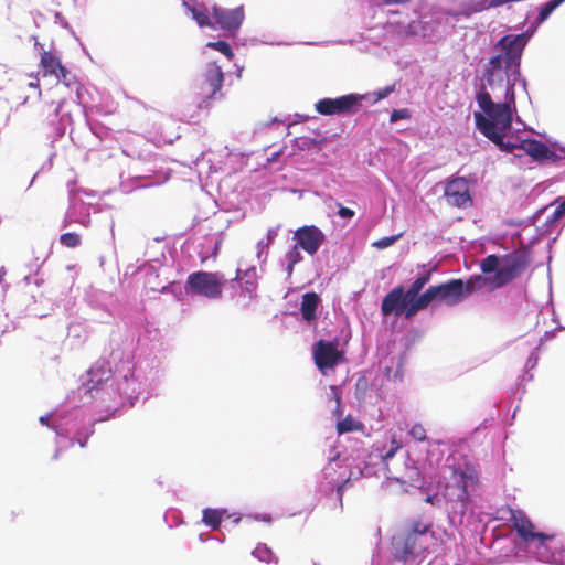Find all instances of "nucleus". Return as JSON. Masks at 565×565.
<instances>
[{
  "instance_id": "f257e3e1",
  "label": "nucleus",
  "mask_w": 565,
  "mask_h": 565,
  "mask_svg": "<svg viewBox=\"0 0 565 565\" xmlns=\"http://www.w3.org/2000/svg\"><path fill=\"white\" fill-rule=\"evenodd\" d=\"M519 79L481 72L473 79L475 99L482 113H475V121L479 131L499 147L500 150L513 153L520 150V140H505V131L516 111L515 85Z\"/></svg>"
},
{
  "instance_id": "f03ea898",
  "label": "nucleus",
  "mask_w": 565,
  "mask_h": 565,
  "mask_svg": "<svg viewBox=\"0 0 565 565\" xmlns=\"http://www.w3.org/2000/svg\"><path fill=\"white\" fill-rule=\"evenodd\" d=\"M565 0H548L539 10L537 17L529 24V28L519 34H507L493 44L495 52L482 66V71L519 79L524 93L527 92V81L521 73V60L523 52L537 31L539 26L545 22L550 15Z\"/></svg>"
},
{
  "instance_id": "7ed1b4c3",
  "label": "nucleus",
  "mask_w": 565,
  "mask_h": 565,
  "mask_svg": "<svg viewBox=\"0 0 565 565\" xmlns=\"http://www.w3.org/2000/svg\"><path fill=\"white\" fill-rule=\"evenodd\" d=\"M480 286L478 285V287ZM424 285H412L407 291H404L402 286L394 288L382 301V313L384 316L394 313L409 319L425 309L435 298H439L448 305L457 303L472 294L477 285H435L419 295Z\"/></svg>"
},
{
  "instance_id": "20e7f679",
  "label": "nucleus",
  "mask_w": 565,
  "mask_h": 565,
  "mask_svg": "<svg viewBox=\"0 0 565 565\" xmlns=\"http://www.w3.org/2000/svg\"><path fill=\"white\" fill-rule=\"evenodd\" d=\"M434 541L431 524L413 520L392 537V554L398 561L408 562L428 552Z\"/></svg>"
},
{
  "instance_id": "39448f33",
  "label": "nucleus",
  "mask_w": 565,
  "mask_h": 565,
  "mask_svg": "<svg viewBox=\"0 0 565 565\" xmlns=\"http://www.w3.org/2000/svg\"><path fill=\"white\" fill-rule=\"evenodd\" d=\"M449 476L446 477L444 497L447 501L456 503L460 512L465 513L470 503V490L479 483V475L476 467L467 461L448 467Z\"/></svg>"
},
{
  "instance_id": "423d86ee",
  "label": "nucleus",
  "mask_w": 565,
  "mask_h": 565,
  "mask_svg": "<svg viewBox=\"0 0 565 565\" xmlns=\"http://www.w3.org/2000/svg\"><path fill=\"white\" fill-rule=\"evenodd\" d=\"M526 250H513L507 254H490L480 263V268L486 275H493L492 282H510L519 278L529 266Z\"/></svg>"
},
{
  "instance_id": "0eeeda50",
  "label": "nucleus",
  "mask_w": 565,
  "mask_h": 565,
  "mask_svg": "<svg viewBox=\"0 0 565 565\" xmlns=\"http://www.w3.org/2000/svg\"><path fill=\"white\" fill-rule=\"evenodd\" d=\"M185 1L188 2V6L185 3H183V6L186 8V11L191 13L192 19L195 20L201 28L212 26V15L223 31L235 34L244 21L245 14L243 6L234 9H225L214 4L211 8L212 11L210 12L209 8L202 4H190L191 0ZM182 2L184 1L182 0Z\"/></svg>"
},
{
  "instance_id": "6e6552de",
  "label": "nucleus",
  "mask_w": 565,
  "mask_h": 565,
  "mask_svg": "<svg viewBox=\"0 0 565 565\" xmlns=\"http://www.w3.org/2000/svg\"><path fill=\"white\" fill-rule=\"evenodd\" d=\"M365 97L366 96H361V94L354 93L337 98L327 97L319 99L315 107L316 110L323 116L348 115L358 111Z\"/></svg>"
},
{
  "instance_id": "1a4fd4ad",
  "label": "nucleus",
  "mask_w": 565,
  "mask_h": 565,
  "mask_svg": "<svg viewBox=\"0 0 565 565\" xmlns=\"http://www.w3.org/2000/svg\"><path fill=\"white\" fill-rule=\"evenodd\" d=\"M312 354L320 371L333 370L344 359V352L338 349L337 341L319 340L312 348Z\"/></svg>"
},
{
  "instance_id": "9d476101",
  "label": "nucleus",
  "mask_w": 565,
  "mask_h": 565,
  "mask_svg": "<svg viewBox=\"0 0 565 565\" xmlns=\"http://www.w3.org/2000/svg\"><path fill=\"white\" fill-rule=\"evenodd\" d=\"M444 196L447 203L455 207L467 209L472 205L468 181L461 177L446 183Z\"/></svg>"
},
{
  "instance_id": "9b49d317",
  "label": "nucleus",
  "mask_w": 565,
  "mask_h": 565,
  "mask_svg": "<svg viewBox=\"0 0 565 565\" xmlns=\"http://www.w3.org/2000/svg\"><path fill=\"white\" fill-rule=\"evenodd\" d=\"M510 521L518 535L525 543H532L536 539H547L546 533L537 532L535 525L522 510L509 509Z\"/></svg>"
},
{
  "instance_id": "f8f14e48",
  "label": "nucleus",
  "mask_w": 565,
  "mask_h": 565,
  "mask_svg": "<svg viewBox=\"0 0 565 565\" xmlns=\"http://www.w3.org/2000/svg\"><path fill=\"white\" fill-rule=\"evenodd\" d=\"M324 238L322 231L315 225L302 226L294 234L296 245L309 255H315L319 250Z\"/></svg>"
},
{
  "instance_id": "ddd939ff",
  "label": "nucleus",
  "mask_w": 565,
  "mask_h": 565,
  "mask_svg": "<svg viewBox=\"0 0 565 565\" xmlns=\"http://www.w3.org/2000/svg\"><path fill=\"white\" fill-rule=\"evenodd\" d=\"M224 81L222 67L216 63L207 64L201 79V92L203 98H216Z\"/></svg>"
},
{
  "instance_id": "4468645a",
  "label": "nucleus",
  "mask_w": 565,
  "mask_h": 565,
  "mask_svg": "<svg viewBox=\"0 0 565 565\" xmlns=\"http://www.w3.org/2000/svg\"><path fill=\"white\" fill-rule=\"evenodd\" d=\"M520 150L529 154L533 161H555L556 153L551 150L544 142L536 139H522L520 140Z\"/></svg>"
},
{
  "instance_id": "2eb2a0df",
  "label": "nucleus",
  "mask_w": 565,
  "mask_h": 565,
  "mask_svg": "<svg viewBox=\"0 0 565 565\" xmlns=\"http://www.w3.org/2000/svg\"><path fill=\"white\" fill-rule=\"evenodd\" d=\"M162 269L163 268L161 266H158L157 264L146 262L137 269H135L132 266L127 267L124 273V278L135 279L136 282H152L153 280L160 277L159 270Z\"/></svg>"
},
{
  "instance_id": "dca6fc26",
  "label": "nucleus",
  "mask_w": 565,
  "mask_h": 565,
  "mask_svg": "<svg viewBox=\"0 0 565 565\" xmlns=\"http://www.w3.org/2000/svg\"><path fill=\"white\" fill-rule=\"evenodd\" d=\"M66 224L79 223L88 226L90 223L88 206L83 203L76 195L71 196V204L65 216Z\"/></svg>"
},
{
  "instance_id": "f3484780",
  "label": "nucleus",
  "mask_w": 565,
  "mask_h": 565,
  "mask_svg": "<svg viewBox=\"0 0 565 565\" xmlns=\"http://www.w3.org/2000/svg\"><path fill=\"white\" fill-rule=\"evenodd\" d=\"M221 292V285H185V294L190 297L217 298Z\"/></svg>"
},
{
  "instance_id": "a211bd4d",
  "label": "nucleus",
  "mask_w": 565,
  "mask_h": 565,
  "mask_svg": "<svg viewBox=\"0 0 565 565\" xmlns=\"http://www.w3.org/2000/svg\"><path fill=\"white\" fill-rule=\"evenodd\" d=\"M320 302V298L315 292H307L302 296L301 301V315L306 321H312L317 318V307Z\"/></svg>"
},
{
  "instance_id": "6ab92c4d",
  "label": "nucleus",
  "mask_w": 565,
  "mask_h": 565,
  "mask_svg": "<svg viewBox=\"0 0 565 565\" xmlns=\"http://www.w3.org/2000/svg\"><path fill=\"white\" fill-rule=\"evenodd\" d=\"M547 539L541 540L536 539V557L541 562L551 563L555 561V555L552 551L551 543L555 541V535L546 534Z\"/></svg>"
},
{
  "instance_id": "aec40b11",
  "label": "nucleus",
  "mask_w": 565,
  "mask_h": 565,
  "mask_svg": "<svg viewBox=\"0 0 565 565\" xmlns=\"http://www.w3.org/2000/svg\"><path fill=\"white\" fill-rule=\"evenodd\" d=\"M41 67L44 75H53L54 77L58 72H63L61 60L55 54L46 51L41 54Z\"/></svg>"
},
{
  "instance_id": "412c9836",
  "label": "nucleus",
  "mask_w": 565,
  "mask_h": 565,
  "mask_svg": "<svg viewBox=\"0 0 565 565\" xmlns=\"http://www.w3.org/2000/svg\"><path fill=\"white\" fill-rule=\"evenodd\" d=\"M258 278L256 266H248L243 263L236 269V277L228 282H252Z\"/></svg>"
},
{
  "instance_id": "4be33fe9",
  "label": "nucleus",
  "mask_w": 565,
  "mask_h": 565,
  "mask_svg": "<svg viewBox=\"0 0 565 565\" xmlns=\"http://www.w3.org/2000/svg\"><path fill=\"white\" fill-rule=\"evenodd\" d=\"M302 260V255L297 245H295L291 249H289L282 262L281 265L284 267V270L287 273V276L290 277L294 267L296 264L300 263Z\"/></svg>"
},
{
  "instance_id": "5701e85b",
  "label": "nucleus",
  "mask_w": 565,
  "mask_h": 565,
  "mask_svg": "<svg viewBox=\"0 0 565 565\" xmlns=\"http://www.w3.org/2000/svg\"><path fill=\"white\" fill-rule=\"evenodd\" d=\"M224 512L217 509H205L203 511L202 521L205 525L211 526L213 530L220 527L223 520Z\"/></svg>"
},
{
  "instance_id": "b1692460",
  "label": "nucleus",
  "mask_w": 565,
  "mask_h": 565,
  "mask_svg": "<svg viewBox=\"0 0 565 565\" xmlns=\"http://www.w3.org/2000/svg\"><path fill=\"white\" fill-rule=\"evenodd\" d=\"M206 242L209 244V248L211 247V253L209 250H200L202 262H205L210 256L215 257L217 255L222 245V237L218 234H214L206 238Z\"/></svg>"
},
{
  "instance_id": "393cba45",
  "label": "nucleus",
  "mask_w": 565,
  "mask_h": 565,
  "mask_svg": "<svg viewBox=\"0 0 565 565\" xmlns=\"http://www.w3.org/2000/svg\"><path fill=\"white\" fill-rule=\"evenodd\" d=\"M394 90H395V85H388V86H385V87H383L379 90L372 92V93L361 94V96H366L364 98V100H366L371 104H375L379 100L386 98Z\"/></svg>"
},
{
  "instance_id": "a878e982",
  "label": "nucleus",
  "mask_w": 565,
  "mask_h": 565,
  "mask_svg": "<svg viewBox=\"0 0 565 565\" xmlns=\"http://www.w3.org/2000/svg\"><path fill=\"white\" fill-rule=\"evenodd\" d=\"M363 425L355 420L352 416H347L342 420H340L337 425V430L339 434H344L349 431H355L362 429Z\"/></svg>"
},
{
  "instance_id": "bb28decb",
  "label": "nucleus",
  "mask_w": 565,
  "mask_h": 565,
  "mask_svg": "<svg viewBox=\"0 0 565 565\" xmlns=\"http://www.w3.org/2000/svg\"><path fill=\"white\" fill-rule=\"evenodd\" d=\"M186 282H220L217 274L206 271H195L189 275Z\"/></svg>"
},
{
  "instance_id": "cd10ccee",
  "label": "nucleus",
  "mask_w": 565,
  "mask_h": 565,
  "mask_svg": "<svg viewBox=\"0 0 565 565\" xmlns=\"http://www.w3.org/2000/svg\"><path fill=\"white\" fill-rule=\"evenodd\" d=\"M565 215V199L559 201L554 211L546 216L544 225L546 227L553 226Z\"/></svg>"
},
{
  "instance_id": "c85d7f7f",
  "label": "nucleus",
  "mask_w": 565,
  "mask_h": 565,
  "mask_svg": "<svg viewBox=\"0 0 565 565\" xmlns=\"http://www.w3.org/2000/svg\"><path fill=\"white\" fill-rule=\"evenodd\" d=\"M55 78L57 79V82H61L63 83V85L65 87H75L76 90L78 92V85H77V82L75 81V76L68 71L66 70L64 66H63V72H58L57 75L55 76Z\"/></svg>"
},
{
  "instance_id": "c756f323",
  "label": "nucleus",
  "mask_w": 565,
  "mask_h": 565,
  "mask_svg": "<svg viewBox=\"0 0 565 565\" xmlns=\"http://www.w3.org/2000/svg\"><path fill=\"white\" fill-rule=\"evenodd\" d=\"M206 47L214 49V50L221 52L228 60H232L234 56V53H233L230 44L225 41L209 42L206 44Z\"/></svg>"
},
{
  "instance_id": "7c9ffc66",
  "label": "nucleus",
  "mask_w": 565,
  "mask_h": 565,
  "mask_svg": "<svg viewBox=\"0 0 565 565\" xmlns=\"http://www.w3.org/2000/svg\"><path fill=\"white\" fill-rule=\"evenodd\" d=\"M427 22L425 21H411L407 25V33L412 35H422L427 36L428 32L424 24Z\"/></svg>"
},
{
  "instance_id": "2f4dec72",
  "label": "nucleus",
  "mask_w": 565,
  "mask_h": 565,
  "mask_svg": "<svg viewBox=\"0 0 565 565\" xmlns=\"http://www.w3.org/2000/svg\"><path fill=\"white\" fill-rule=\"evenodd\" d=\"M402 233L392 235V236H385L377 241H375L372 245L376 247L377 249H385L390 246H392L395 242H397L402 237Z\"/></svg>"
},
{
  "instance_id": "473e14b6",
  "label": "nucleus",
  "mask_w": 565,
  "mask_h": 565,
  "mask_svg": "<svg viewBox=\"0 0 565 565\" xmlns=\"http://www.w3.org/2000/svg\"><path fill=\"white\" fill-rule=\"evenodd\" d=\"M408 434L416 441L422 443L427 439L426 429L422 424L413 425Z\"/></svg>"
},
{
  "instance_id": "72a5a7b5",
  "label": "nucleus",
  "mask_w": 565,
  "mask_h": 565,
  "mask_svg": "<svg viewBox=\"0 0 565 565\" xmlns=\"http://www.w3.org/2000/svg\"><path fill=\"white\" fill-rule=\"evenodd\" d=\"M61 243L67 247H76L79 244V236L75 233L62 234Z\"/></svg>"
},
{
  "instance_id": "f704fd0d",
  "label": "nucleus",
  "mask_w": 565,
  "mask_h": 565,
  "mask_svg": "<svg viewBox=\"0 0 565 565\" xmlns=\"http://www.w3.org/2000/svg\"><path fill=\"white\" fill-rule=\"evenodd\" d=\"M313 145H316V141L309 137H299L295 139V147L298 150H309Z\"/></svg>"
},
{
  "instance_id": "c9c22d12",
  "label": "nucleus",
  "mask_w": 565,
  "mask_h": 565,
  "mask_svg": "<svg viewBox=\"0 0 565 565\" xmlns=\"http://www.w3.org/2000/svg\"><path fill=\"white\" fill-rule=\"evenodd\" d=\"M409 111L408 109H394L392 113H391V116H390V122L391 124H395L397 122L398 120L401 119H406V118H409Z\"/></svg>"
},
{
  "instance_id": "e433bc0d",
  "label": "nucleus",
  "mask_w": 565,
  "mask_h": 565,
  "mask_svg": "<svg viewBox=\"0 0 565 565\" xmlns=\"http://www.w3.org/2000/svg\"><path fill=\"white\" fill-rule=\"evenodd\" d=\"M270 245H267V242L265 241H259L256 245V249H257V258L258 259H262V258H266L267 257V254H268V248H269Z\"/></svg>"
},
{
  "instance_id": "4c0bfd02",
  "label": "nucleus",
  "mask_w": 565,
  "mask_h": 565,
  "mask_svg": "<svg viewBox=\"0 0 565 565\" xmlns=\"http://www.w3.org/2000/svg\"><path fill=\"white\" fill-rule=\"evenodd\" d=\"M279 230H280V224H278V225H276L274 227L268 228L267 235H266L267 245H271L274 243V241L278 236Z\"/></svg>"
},
{
  "instance_id": "58836bf2",
  "label": "nucleus",
  "mask_w": 565,
  "mask_h": 565,
  "mask_svg": "<svg viewBox=\"0 0 565 565\" xmlns=\"http://www.w3.org/2000/svg\"><path fill=\"white\" fill-rule=\"evenodd\" d=\"M338 205H339L338 215L341 218L351 220L355 215L353 210L342 206L341 204H338Z\"/></svg>"
},
{
  "instance_id": "ea45409f",
  "label": "nucleus",
  "mask_w": 565,
  "mask_h": 565,
  "mask_svg": "<svg viewBox=\"0 0 565 565\" xmlns=\"http://www.w3.org/2000/svg\"><path fill=\"white\" fill-rule=\"evenodd\" d=\"M445 282L459 284V282H465V281L461 278H451V279L446 280ZM466 282H487V281L484 279H482L481 276H475V277H470Z\"/></svg>"
},
{
  "instance_id": "a19ab883",
  "label": "nucleus",
  "mask_w": 565,
  "mask_h": 565,
  "mask_svg": "<svg viewBox=\"0 0 565 565\" xmlns=\"http://www.w3.org/2000/svg\"><path fill=\"white\" fill-rule=\"evenodd\" d=\"M54 22L56 24H60L62 28H65V29L70 28V24H68L67 20L65 19V17L61 12H55L54 13Z\"/></svg>"
},
{
  "instance_id": "79ce46f5",
  "label": "nucleus",
  "mask_w": 565,
  "mask_h": 565,
  "mask_svg": "<svg viewBox=\"0 0 565 565\" xmlns=\"http://www.w3.org/2000/svg\"><path fill=\"white\" fill-rule=\"evenodd\" d=\"M399 448L401 444H396V446L391 447V449L383 456V460L386 461L392 458Z\"/></svg>"
},
{
  "instance_id": "37998d69",
  "label": "nucleus",
  "mask_w": 565,
  "mask_h": 565,
  "mask_svg": "<svg viewBox=\"0 0 565 565\" xmlns=\"http://www.w3.org/2000/svg\"><path fill=\"white\" fill-rule=\"evenodd\" d=\"M384 4H405L412 0H381Z\"/></svg>"
},
{
  "instance_id": "c03bdc74",
  "label": "nucleus",
  "mask_w": 565,
  "mask_h": 565,
  "mask_svg": "<svg viewBox=\"0 0 565 565\" xmlns=\"http://www.w3.org/2000/svg\"><path fill=\"white\" fill-rule=\"evenodd\" d=\"M254 553H255L258 557H260L262 559H264L263 554H265V553H269V551H267V548H266V547H260V546H258V547H256V550H255V552H254Z\"/></svg>"
},
{
  "instance_id": "a18cd8bd",
  "label": "nucleus",
  "mask_w": 565,
  "mask_h": 565,
  "mask_svg": "<svg viewBox=\"0 0 565 565\" xmlns=\"http://www.w3.org/2000/svg\"><path fill=\"white\" fill-rule=\"evenodd\" d=\"M33 40H34V46L35 49L40 52V54H42L44 50L43 45L38 41V38L36 36H32Z\"/></svg>"
},
{
  "instance_id": "49530a36",
  "label": "nucleus",
  "mask_w": 565,
  "mask_h": 565,
  "mask_svg": "<svg viewBox=\"0 0 565 565\" xmlns=\"http://www.w3.org/2000/svg\"><path fill=\"white\" fill-rule=\"evenodd\" d=\"M428 280H429V276L425 275V276L417 277L413 282L422 284V282H428Z\"/></svg>"
},
{
  "instance_id": "de8ad7c7",
  "label": "nucleus",
  "mask_w": 565,
  "mask_h": 565,
  "mask_svg": "<svg viewBox=\"0 0 565 565\" xmlns=\"http://www.w3.org/2000/svg\"><path fill=\"white\" fill-rule=\"evenodd\" d=\"M79 447L84 448L87 445V437L84 439H77Z\"/></svg>"
},
{
  "instance_id": "09e8293b",
  "label": "nucleus",
  "mask_w": 565,
  "mask_h": 565,
  "mask_svg": "<svg viewBox=\"0 0 565 565\" xmlns=\"http://www.w3.org/2000/svg\"><path fill=\"white\" fill-rule=\"evenodd\" d=\"M393 479H395L397 482L399 483H407L408 481L402 477H392Z\"/></svg>"
},
{
  "instance_id": "8fccbe9b",
  "label": "nucleus",
  "mask_w": 565,
  "mask_h": 565,
  "mask_svg": "<svg viewBox=\"0 0 565 565\" xmlns=\"http://www.w3.org/2000/svg\"><path fill=\"white\" fill-rule=\"evenodd\" d=\"M40 422H41L42 424H44V425H47L49 417H46V416H42V417H40Z\"/></svg>"
},
{
  "instance_id": "3c124183",
  "label": "nucleus",
  "mask_w": 565,
  "mask_h": 565,
  "mask_svg": "<svg viewBox=\"0 0 565 565\" xmlns=\"http://www.w3.org/2000/svg\"><path fill=\"white\" fill-rule=\"evenodd\" d=\"M132 178H134L136 181H138V182H139V181H141L142 179H146V178H147V175H134Z\"/></svg>"
},
{
  "instance_id": "603ef678",
  "label": "nucleus",
  "mask_w": 565,
  "mask_h": 565,
  "mask_svg": "<svg viewBox=\"0 0 565 565\" xmlns=\"http://www.w3.org/2000/svg\"><path fill=\"white\" fill-rule=\"evenodd\" d=\"M536 270H542V271H546L547 275L550 274V269L548 268H545L544 266H540L536 268Z\"/></svg>"
},
{
  "instance_id": "864d4df0",
  "label": "nucleus",
  "mask_w": 565,
  "mask_h": 565,
  "mask_svg": "<svg viewBox=\"0 0 565 565\" xmlns=\"http://www.w3.org/2000/svg\"><path fill=\"white\" fill-rule=\"evenodd\" d=\"M4 274H6V270H4V268L2 267V268L0 269V280L2 279V276H3Z\"/></svg>"
},
{
  "instance_id": "5fc2aeb1",
  "label": "nucleus",
  "mask_w": 565,
  "mask_h": 565,
  "mask_svg": "<svg viewBox=\"0 0 565 565\" xmlns=\"http://www.w3.org/2000/svg\"><path fill=\"white\" fill-rule=\"evenodd\" d=\"M391 444H392V447H393V446H396V444H399V443L395 438H393Z\"/></svg>"
},
{
  "instance_id": "6e6d98bb",
  "label": "nucleus",
  "mask_w": 565,
  "mask_h": 565,
  "mask_svg": "<svg viewBox=\"0 0 565 565\" xmlns=\"http://www.w3.org/2000/svg\"><path fill=\"white\" fill-rule=\"evenodd\" d=\"M168 286H163L162 289L160 290V292H164L166 290H168Z\"/></svg>"
},
{
  "instance_id": "4d7b16f0",
  "label": "nucleus",
  "mask_w": 565,
  "mask_h": 565,
  "mask_svg": "<svg viewBox=\"0 0 565 565\" xmlns=\"http://www.w3.org/2000/svg\"><path fill=\"white\" fill-rule=\"evenodd\" d=\"M30 86H31V87H38V84L30 83Z\"/></svg>"
},
{
  "instance_id": "13d9d810",
  "label": "nucleus",
  "mask_w": 565,
  "mask_h": 565,
  "mask_svg": "<svg viewBox=\"0 0 565 565\" xmlns=\"http://www.w3.org/2000/svg\"><path fill=\"white\" fill-rule=\"evenodd\" d=\"M242 68H238L237 77H241Z\"/></svg>"
},
{
  "instance_id": "bf43d9fd",
  "label": "nucleus",
  "mask_w": 565,
  "mask_h": 565,
  "mask_svg": "<svg viewBox=\"0 0 565 565\" xmlns=\"http://www.w3.org/2000/svg\"><path fill=\"white\" fill-rule=\"evenodd\" d=\"M546 233H548V228H545V230L542 232V234H546Z\"/></svg>"
},
{
  "instance_id": "052dcab7",
  "label": "nucleus",
  "mask_w": 565,
  "mask_h": 565,
  "mask_svg": "<svg viewBox=\"0 0 565 565\" xmlns=\"http://www.w3.org/2000/svg\"><path fill=\"white\" fill-rule=\"evenodd\" d=\"M29 279H30V277L25 276V278H24L25 282H29Z\"/></svg>"
},
{
  "instance_id": "680f3d73",
  "label": "nucleus",
  "mask_w": 565,
  "mask_h": 565,
  "mask_svg": "<svg viewBox=\"0 0 565 565\" xmlns=\"http://www.w3.org/2000/svg\"><path fill=\"white\" fill-rule=\"evenodd\" d=\"M147 184L139 183L137 186H146Z\"/></svg>"
},
{
  "instance_id": "e2e57ef3",
  "label": "nucleus",
  "mask_w": 565,
  "mask_h": 565,
  "mask_svg": "<svg viewBox=\"0 0 565 565\" xmlns=\"http://www.w3.org/2000/svg\"><path fill=\"white\" fill-rule=\"evenodd\" d=\"M183 1H184V3L188 6V2H186L185 0H183Z\"/></svg>"
},
{
  "instance_id": "0e129e2a",
  "label": "nucleus",
  "mask_w": 565,
  "mask_h": 565,
  "mask_svg": "<svg viewBox=\"0 0 565 565\" xmlns=\"http://www.w3.org/2000/svg\"><path fill=\"white\" fill-rule=\"evenodd\" d=\"M74 2H76V0H73Z\"/></svg>"
}]
</instances>
